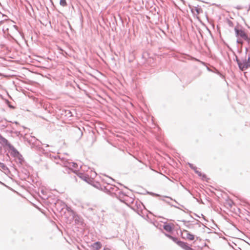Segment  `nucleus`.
<instances>
[{
  "instance_id": "f257e3e1",
  "label": "nucleus",
  "mask_w": 250,
  "mask_h": 250,
  "mask_svg": "<svg viewBox=\"0 0 250 250\" xmlns=\"http://www.w3.org/2000/svg\"><path fill=\"white\" fill-rule=\"evenodd\" d=\"M60 162H57V163H59L65 167V169L63 171L64 173L69 174L71 171H73L76 173L77 169H78V165L76 163L70 162L69 160L63 158L60 159Z\"/></svg>"
},
{
  "instance_id": "f03ea898",
  "label": "nucleus",
  "mask_w": 250,
  "mask_h": 250,
  "mask_svg": "<svg viewBox=\"0 0 250 250\" xmlns=\"http://www.w3.org/2000/svg\"><path fill=\"white\" fill-rule=\"evenodd\" d=\"M109 190L111 192L114 193V192H118V193H115L116 196L117 198H118L120 201L123 203H124L127 205V203H126V201L127 200L126 198H128V196H127L125 193L123 191H120L119 189L116 186H113V187H111L110 188Z\"/></svg>"
},
{
  "instance_id": "7ed1b4c3",
  "label": "nucleus",
  "mask_w": 250,
  "mask_h": 250,
  "mask_svg": "<svg viewBox=\"0 0 250 250\" xmlns=\"http://www.w3.org/2000/svg\"><path fill=\"white\" fill-rule=\"evenodd\" d=\"M67 210L70 212V216H72V219L74 220L75 225L83 227L84 226L83 219L80 216L78 215L70 208H67Z\"/></svg>"
},
{
  "instance_id": "20e7f679",
  "label": "nucleus",
  "mask_w": 250,
  "mask_h": 250,
  "mask_svg": "<svg viewBox=\"0 0 250 250\" xmlns=\"http://www.w3.org/2000/svg\"><path fill=\"white\" fill-rule=\"evenodd\" d=\"M238 67L240 70H245L250 67V62L246 61V59L242 60L240 63H238Z\"/></svg>"
},
{
  "instance_id": "39448f33",
  "label": "nucleus",
  "mask_w": 250,
  "mask_h": 250,
  "mask_svg": "<svg viewBox=\"0 0 250 250\" xmlns=\"http://www.w3.org/2000/svg\"><path fill=\"white\" fill-rule=\"evenodd\" d=\"M234 31L236 36L237 38L240 37L244 39L248 35V34L243 30L239 29L237 27H235Z\"/></svg>"
},
{
  "instance_id": "423d86ee",
  "label": "nucleus",
  "mask_w": 250,
  "mask_h": 250,
  "mask_svg": "<svg viewBox=\"0 0 250 250\" xmlns=\"http://www.w3.org/2000/svg\"><path fill=\"white\" fill-rule=\"evenodd\" d=\"M77 175L83 181L86 182L87 183L89 184H91V182H93V180L91 179L88 175L83 173H79L77 174Z\"/></svg>"
},
{
  "instance_id": "0eeeda50",
  "label": "nucleus",
  "mask_w": 250,
  "mask_h": 250,
  "mask_svg": "<svg viewBox=\"0 0 250 250\" xmlns=\"http://www.w3.org/2000/svg\"><path fill=\"white\" fill-rule=\"evenodd\" d=\"M179 243H180L179 246H180V247H181L183 249H184L185 250H194L187 242L182 241V242H179Z\"/></svg>"
},
{
  "instance_id": "6e6552de",
  "label": "nucleus",
  "mask_w": 250,
  "mask_h": 250,
  "mask_svg": "<svg viewBox=\"0 0 250 250\" xmlns=\"http://www.w3.org/2000/svg\"><path fill=\"white\" fill-rule=\"evenodd\" d=\"M102 247V243L99 241L93 243L90 246L92 250H99L101 249Z\"/></svg>"
},
{
  "instance_id": "1a4fd4ad",
  "label": "nucleus",
  "mask_w": 250,
  "mask_h": 250,
  "mask_svg": "<svg viewBox=\"0 0 250 250\" xmlns=\"http://www.w3.org/2000/svg\"><path fill=\"white\" fill-rule=\"evenodd\" d=\"M0 143H2L3 145L8 147H10L12 145L9 142V141L4 137L0 134Z\"/></svg>"
},
{
  "instance_id": "9d476101",
  "label": "nucleus",
  "mask_w": 250,
  "mask_h": 250,
  "mask_svg": "<svg viewBox=\"0 0 250 250\" xmlns=\"http://www.w3.org/2000/svg\"><path fill=\"white\" fill-rule=\"evenodd\" d=\"M54 205L55 207L58 210H60V211L62 210L63 208L65 206V205L63 203L60 201H58L54 203Z\"/></svg>"
},
{
  "instance_id": "9b49d317",
  "label": "nucleus",
  "mask_w": 250,
  "mask_h": 250,
  "mask_svg": "<svg viewBox=\"0 0 250 250\" xmlns=\"http://www.w3.org/2000/svg\"><path fill=\"white\" fill-rule=\"evenodd\" d=\"M9 149L11 151V155L14 157H16L20 154L13 145Z\"/></svg>"
},
{
  "instance_id": "f8f14e48",
  "label": "nucleus",
  "mask_w": 250,
  "mask_h": 250,
  "mask_svg": "<svg viewBox=\"0 0 250 250\" xmlns=\"http://www.w3.org/2000/svg\"><path fill=\"white\" fill-rule=\"evenodd\" d=\"M183 232L186 233V234H187L186 238L187 239L190 240V241L193 240L194 239L195 236L193 234H192V233H191L190 232L188 231L187 230L184 229L183 230Z\"/></svg>"
},
{
  "instance_id": "ddd939ff",
  "label": "nucleus",
  "mask_w": 250,
  "mask_h": 250,
  "mask_svg": "<svg viewBox=\"0 0 250 250\" xmlns=\"http://www.w3.org/2000/svg\"><path fill=\"white\" fill-rule=\"evenodd\" d=\"M63 112L62 115H64L67 118H69L73 116V114L71 110L69 109H65L62 111Z\"/></svg>"
},
{
  "instance_id": "4468645a",
  "label": "nucleus",
  "mask_w": 250,
  "mask_h": 250,
  "mask_svg": "<svg viewBox=\"0 0 250 250\" xmlns=\"http://www.w3.org/2000/svg\"><path fill=\"white\" fill-rule=\"evenodd\" d=\"M11 122L10 121H8L5 120V122H3L2 121L0 122V128L1 129H4V128L7 127L9 126L8 123Z\"/></svg>"
},
{
  "instance_id": "2eb2a0df",
  "label": "nucleus",
  "mask_w": 250,
  "mask_h": 250,
  "mask_svg": "<svg viewBox=\"0 0 250 250\" xmlns=\"http://www.w3.org/2000/svg\"><path fill=\"white\" fill-rule=\"evenodd\" d=\"M195 173L197 174L199 176L202 178L203 180H206L207 179V176L205 174H203L200 171L197 170V168L194 171Z\"/></svg>"
},
{
  "instance_id": "dca6fc26",
  "label": "nucleus",
  "mask_w": 250,
  "mask_h": 250,
  "mask_svg": "<svg viewBox=\"0 0 250 250\" xmlns=\"http://www.w3.org/2000/svg\"><path fill=\"white\" fill-rule=\"evenodd\" d=\"M163 228L167 232H172L173 230V228L171 225H170L169 224L164 225Z\"/></svg>"
},
{
  "instance_id": "f3484780",
  "label": "nucleus",
  "mask_w": 250,
  "mask_h": 250,
  "mask_svg": "<svg viewBox=\"0 0 250 250\" xmlns=\"http://www.w3.org/2000/svg\"><path fill=\"white\" fill-rule=\"evenodd\" d=\"M16 158L18 159L17 162L19 163L21 165H22L24 162V160L22 156L20 154L18 156L16 157Z\"/></svg>"
},
{
  "instance_id": "a211bd4d",
  "label": "nucleus",
  "mask_w": 250,
  "mask_h": 250,
  "mask_svg": "<svg viewBox=\"0 0 250 250\" xmlns=\"http://www.w3.org/2000/svg\"><path fill=\"white\" fill-rule=\"evenodd\" d=\"M3 171L9 170L7 166L3 163L0 162V169Z\"/></svg>"
},
{
  "instance_id": "6ab92c4d",
  "label": "nucleus",
  "mask_w": 250,
  "mask_h": 250,
  "mask_svg": "<svg viewBox=\"0 0 250 250\" xmlns=\"http://www.w3.org/2000/svg\"><path fill=\"white\" fill-rule=\"evenodd\" d=\"M170 239H171L174 242H175L176 244H177L178 246H179V244H180V243H179V242H182V241L178 240V239L177 237H174V236H173L172 237V238H171Z\"/></svg>"
},
{
  "instance_id": "aec40b11",
  "label": "nucleus",
  "mask_w": 250,
  "mask_h": 250,
  "mask_svg": "<svg viewBox=\"0 0 250 250\" xmlns=\"http://www.w3.org/2000/svg\"><path fill=\"white\" fill-rule=\"evenodd\" d=\"M60 4L63 7H65L67 6V3L66 0H60Z\"/></svg>"
},
{
  "instance_id": "412c9836",
  "label": "nucleus",
  "mask_w": 250,
  "mask_h": 250,
  "mask_svg": "<svg viewBox=\"0 0 250 250\" xmlns=\"http://www.w3.org/2000/svg\"><path fill=\"white\" fill-rule=\"evenodd\" d=\"M226 21L229 26L232 27L234 26V24H233V22L231 21H230V20H229V19H226Z\"/></svg>"
},
{
  "instance_id": "4be33fe9",
  "label": "nucleus",
  "mask_w": 250,
  "mask_h": 250,
  "mask_svg": "<svg viewBox=\"0 0 250 250\" xmlns=\"http://www.w3.org/2000/svg\"><path fill=\"white\" fill-rule=\"evenodd\" d=\"M94 209L93 208H88L87 209V213H89L91 214H94L95 212L94 211Z\"/></svg>"
},
{
  "instance_id": "5701e85b",
  "label": "nucleus",
  "mask_w": 250,
  "mask_h": 250,
  "mask_svg": "<svg viewBox=\"0 0 250 250\" xmlns=\"http://www.w3.org/2000/svg\"><path fill=\"white\" fill-rule=\"evenodd\" d=\"M127 200L126 201V203H133L134 202V199L132 197H128V198H126Z\"/></svg>"
},
{
  "instance_id": "b1692460",
  "label": "nucleus",
  "mask_w": 250,
  "mask_h": 250,
  "mask_svg": "<svg viewBox=\"0 0 250 250\" xmlns=\"http://www.w3.org/2000/svg\"><path fill=\"white\" fill-rule=\"evenodd\" d=\"M188 166L190 167V168L192 169H193L194 171H195L196 170V169H197V167H195V166H194V165L192 164H191V163H188Z\"/></svg>"
},
{
  "instance_id": "393cba45",
  "label": "nucleus",
  "mask_w": 250,
  "mask_h": 250,
  "mask_svg": "<svg viewBox=\"0 0 250 250\" xmlns=\"http://www.w3.org/2000/svg\"><path fill=\"white\" fill-rule=\"evenodd\" d=\"M244 40H245L248 44V45L249 46L250 45V38L249 37L248 35H247L244 39Z\"/></svg>"
},
{
  "instance_id": "a878e982",
  "label": "nucleus",
  "mask_w": 250,
  "mask_h": 250,
  "mask_svg": "<svg viewBox=\"0 0 250 250\" xmlns=\"http://www.w3.org/2000/svg\"><path fill=\"white\" fill-rule=\"evenodd\" d=\"M90 184L92 185L93 186V187H95V188H99V186H100V183H98V182H96V183H93V184H92L91 183Z\"/></svg>"
},
{
  "instance_id": "bb28decb",
  "label": "nucleus",
  "mask_w": 250,
  "mask_h": 250,
  "mask_svg": "<svg viewBox=\"0 0 250 250\" xmlns=\"http://www.w3.org/2000/svg\"><path fill=\"white\" fill-rule=\"evenodd\" d=\"M76 132H77V133H78L79 134H80L81 136H82V135H83V132H82V131L81 130L80 128L78 127V128H77Z\"/></svg>"
},
{
  "instance_id": "cd10ccee",
  "label": "nucleus",
  "mask_w": 250,
  "mask_h": 250,
  "mask_svg": "<svg viewBox=\"0 0 250 250\" xmlns=\"http://www.w3.org/2000/svg\"><path fill=\"white\" fill-rule=\"evenodd\" d=\"M237 62V64L238 65V63L241 62V61L238 59V57L235 55V59L234 60Z\"/></svg>"
},
{
  "instance_id": "c85d7f7f",
  "label": "nucleus",
  "mask_w": 250,
  "mask_h": 250,
  "mask_svg": "<svg viewBox=\"0 0 250 250\" xmlns=\"http://www.w3.org/2000/svg\"><path fill=\"white\" fill-rule=\"evenodd\" d=\"M236 42L238 44H243L244 42L242 40H239V39H237V41H236Z\"/></svg>"
},
{
  "instance_id": "c756f323",
  "label": "nucleus",
  "mask_w": 250,
  "mask_h": 250,
  "mask_svg": "<svg viewBox=\"0 0 250 250\" xmlns=\"http://www.w3.org/2000/svg\"><path fill=\"white\" fill-rule=\"evenodd\" d=\"M149 194L153 195V196H156V197H159L160 196V195L159 194H158L157 193H153V192H148Z\"/></svg>"
},
{
  "instance_id": "7c9ffc66",
  "label": "nucleus",
  "mask_w": 250,
  "mask_h": 250,
  "mask_svg": "<svg viewBox=\"0 0 250 250\" xmlns=\"http://www.w3.org/2000/svg\"><path fill=\"white\" fill-rule=\"evenodd\" d=\"M163 200L165 202H166V203H167V204H168L169 205H170L172 207H174L175 208H178V207H177L176 206H174V205H171L170 203L169 202V201H166L164 199H163Z\"/></svg>"
},
{
  "instance_id": "2f4dec72",
  "label": "nucleus",
  "mask_w": 250,
  "mask_h": 250,
  "mask_svg": "<svg viewBox=\"0 0 250 250\" xmlns=\"http://www.w3.org/2000/svg\"><path fill=\"white\" fill-rule=\"evenodd\" d=\"M9 20L8 19H5L4 20H2V21H0V26L3 24L5 21H8Z\"/></svg>"
},
{
  "instance_id": "473e14b6",
  "label": "nucleus",
  "mask_w": 250,
  "mask_h": 250,
  "mask_svg": "<svg viewBox=\"0 0 250 250\" xmlns=\"http://www.w3.org/2000/svg\"><path fill=\"white\" fill-rule=\"evenodd\" d=\"M166 236H167V237H168L169 239H171L172 238V237H173L172 235H170V234H167L166 233L165 234Z\"/></svg>"
},
{
  "instance_id": "72a5a7b5",
  "label": "nucleus",
  "mask_w": 250,
  "mask_h": 250,
  "mask_svg": "<svg viewBox=\"0 0 250 250\" xmlns=\"http://www.w3.org/2000/svg\"><path fill=\"white\" fill-rule=\"evenodd\" d=\"M13 27H14V28H15L17 31H19V28H18V27L17 25H13Z\"/></svg>"
},
{
  "instance_id": "f704fd0d",
  "label": "nucleus",
  "mask_w": 250,
  "mask_h": 250,
  "mask_svg": "<svg viewBox=\"0 0 250 250\" xmlns=\"http://www.w3.org/2000/svg\"><path fill=\"white\" fill-rule=\"evenodd\" d=\"M246 61L250 62V56L249 55L248 59H246Z\"/></svg>"
},
{
  "instance_id": "c9c22d12",
  "label": "nucleus",
  "mask_w": 250,
  "mask_h": 250,
  "mask_svg": "<svg viewBox=\"0 0 250 250\" xmlns=\"http://www.w3.org/2000/svg\"><path fill=\"white\" fill-rule=\"evenodd\" d=\"M195 10H196V12H197V13L198 14H199V13H200V9L196 8V9H195Z\"/></svg>"
},
{
  "instance_id": "e433bc0d",
  "label": "nucleus",
  "mask_w": 250,
  "mask_h": 250,
  "mask_svg": "<svg viewBox=\"0 0 250 250\" xmlns=\"http://www.w3.org/2000/svg\"><path fill=\"white\" fill-rule=\"evenodd\" d=\"M248 50H249L248 47H245L246 54H247V52H248Z\"/></svg>"
},
{
  "instance_id": "4c0bfd02",
  "label": "nucleus",
  "mask_w": 250,
  "mask_h": 250,
  "mask_svg": "<svg viewBox=\"0 0 250 250\" xmlns=\"http://www.w3.org/2000/svg\"><path fill=\"white\" fill-rule=\"evenodd\" d=\"M103 250H110V249L107 247H104Z\"/></svg>"
},
{
  "instance_id": "58836bf2",
  "label": "nucleus",
  "mask_w": 250,
  "mask_h": 250,
  "mask_svg": "<svg viewBox=\"0 0 250 250\" xmlns=\"http://www.w3.org/2000/svg\"><path fill=\"white\" fill-rule=\"evenodd\" d=\"M2 151V147L0 145V154L1 153Z\"/></svg>"
},
{
  "instance_id": "ea45409f",
  "label": "nucleus",
  "mask_w": 250,
  "mask_h": 250,
  "mask_svg": "<svg viewBox=\"0 0 250 250\" xmlns=\"http://www.w3.org/2000/svg\"><path fill=\"white\" fill-rule=\"evenodd\" d=\"M164 197L170 199L171 200H173V199L171 197H168V196H164Z\"/></svg>"
},
{
  "instance_id": "a19ab883",
  "label": "nucleus",
  "mask_w": 250,
  "mask_h": 250,
  "mask_svg": "<svg viewBox=\"0 0 250 250\" xmlns=\"http://www.w3.org/2000/svg\"><path fill=\"white\" fill-rule=\"evenodd\" d=\"M16 134H17V135L18 136V135H19V134H20V132H16Z\"/></svg>"
},
{
  "instance_id": "79ce46f5",
  "label": "nucleus",
  "mask_w": 250,
  "mask_h": 250,
  "mask_svg": "<svg viewBox=\"0 0 250 250\" xmlns=\"http://www.w3.org/2000/svg\"><path fill=\"white\" fill-rule=\"evenodd\" d=\"M32 139H33L34 140H36V138L35 137H32Z\"/></svg>"
},
{
  "instance_id": "37998d69",
  "label": "nucleus",
  "mask_w": 250,
  "mask_h": 250,
  "mask_svg": "<svg viewBox=\"0 0 250 250\" xmlns=\"http://www.w3.org/2000/svg\"><path fill=\"white\" fill-rule=\"evenodd\" d=\"M14 123L16 125L19 124V123L18 122H15Z\"/></svg>"
},
{
  "instance_id": "c03bdc74",
  "label": "nucleus",
  "mask_w": 250,
  "mask_h": 250,
  "mask_svg": "<svg viewBox=\"0 0 250 250\" xmlns=\"http://www.w3.org/2000/svg\"><path fill=\"white\" fill-rule=\"evenodd\" d=\"M31 141H32V140H29V141H28L29 143H31Z\"/></svg>"
},
{
  "instance_id": "a18cd8bd",
  "label": "nucleus",
  "mask_w": 250,
  "mask_h": 250,
  "mask_svg": "<svg viewBox=\"0 0 250 250\" xmlns=\"http://www.w3.org/2000/svg\"><path fill=\"white\" fill-rule=\"evenodd\" d=\"M182 222H184L185 223H186L187 222V221L185 220H182Z\"/></svg>"
},
{
  "instance_id": "49530a36",
  "label": "nucleus",
  "mask_w": 250,
  "mask_h": 250,
  "mask_svg": "<svg viewBox=\"0 0 250 250\" xmlns=\"http://www.w3.org/2000/svg\"><path fill=\"white\" fill-rule=\"evenodd\" d=\"M186 227L188 228H189V226H188V225H186Z\"/></svg>"
},
{
  "instance_id": "de8ad7c7",
  "label": "nucleus",
  "mask_w": 250,
  "mask_h": 250,
  "mask_svg": "<svg viewBox=\"0 0 250 250\" xmlns=\"http://www.w3.org/2000/svg\"><path fill=\"white\" fill-rule=\"evenodd\" d=\"M237 9H240V7H237Z\"/></svg>"
},
{
  "instance_id": "09e8293b",
  "label": "nucleus",
  "mask_w": 250,
  "mask_h": 250,
  "mask_svg": "<svg viewBox=\"0 0 250 250\" xmlns=\"http://www.w3.org/2000/svg\"><path fill=\"white\" fill-rule=\"evenodd\" d=\"M50 0V1H51V2H52V0Z\"/></svg>"
}]
</instances>
